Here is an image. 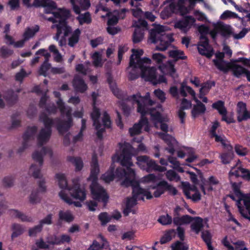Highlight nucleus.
<instances>
[{
    "instance_id": "nucleus-1",
    "label": "nucleus",
    "mask_w": 250,
    "mask_h": 250,
    "mask_svg": "<svg viewBox=\"0 0 250 250\" xmlns=\"http://www.w3.org/2000/svg\"><path fill=\"white\" fill-rule=\"evenodd\" d=\"M154 102L149 99V93H147L145 96H142L140 93L133 94L128 97L125 101L122 104V108L126 116H128L134 108L130 104H137V112L141 114V118L138 123L129 128V132L131 136L138 135L141 132V129L144 127V130L148 132L150 130V126L148 120L145 117L146 114H150L151 119L153 122L155 127L160 128L164 132H168L169 130L167 122L168 119L167 117H163L160 112L162 110L161 106H159L157 108H149V106L152 105Z\"/></svg>"
},
{
    "instance_id": "nucleus-2",
    "label": "nucleus",
    "mask_w": 250,
    "mask_h": 250,
    "mask_svg": "<svg viewBox=\"0 0 250 250\" xmlns=\"http://www.w3.org/2000/svg\"><path fill=\"white\" fill-rule=\"evenodd\" d=\"M23 3L27 7L31 6H43L46 7V13H52L54 15V18H50L48 20L53 23L52 28H57V33L53 39L58 41L60 46L62 47L66 45L65 37L67 36L71 32V29L66 23V20L69 17L70 12L68 10L64 8H59L55 11L56 3L53 2V4H47L49 0H22Z\"/></svg>"
},
{
    "instance_id": "nucleus-3",
    "label": "nucleus",
    "mask_w": 250,
    "mask_h": 250,
    "mask_svg": "<svg viewBox=\"0 0 250 250\" xmlns=\"http://www.w3.org/2000/svg\"><path fill=\"white\" fill-rule=\"evenodd\" d=\"M132 54L130 58L129 65L127 68L128 79L134 80L137 79L140 74L145 81L151 82L153 84L162 83H166V79L164 76L156 75V68L150 67L151 60L148 58H140L144 51L142 49H132Z\"/></svg>"
},
{
    "instance_id": "nucleus-4",
    "label": "nucleus",
    "mask_w": 250,
    "mask_h": 250,
    "mask_svg": "<svg viewBox=\"0 0 250 250\" xmlns=\"http://www.w3.org/2000/svg\"><path fill=\"white\" fill-rule=\"evenodd\" d=\"M119 150L112 156L113 163L109 170L101 176V179L105 183H109L117 177L119 180L122 181V185L123 179H120L118 176L122 174L124 175L123 172L128 175L127 169L131 168L130 167L133 166L131 160L134 151L133 147L125 142L119 143Z\"/></svg>"
},
{
    "instance_id": "nucleus-5",
    "label": "nucleus",
    "mask_w": 250,
    "mask_h": 250,
    "mask_svg": "<svg viewBox=\"0 0 250 250\" xmlns=\"http://www.w3.org/2000/svg\"><path fill=\"white\" fill-rule=\"evenodd\" d=\"M127 170L129 172L128 175L123 172L124 175L122 174L118 176L120 179H123L122 186L132 187V197L127 199L126 208L124 210V213L126 215L131 211V208L136 204L137 200H144V197L147 199L152 198V195L150 192L140 187L138 183L136 181L134 169L129 168Z\"/></svg>"
},
{
    "instance_id": "nucleus-6",
    "label": "nucleus",
    "mask_w": 250,
    "mask_h": 250,
    "mask_svg": "<svg viewBox=\"0 0 250 250\" xmlns=\"http://www.w3.org/2000/svg\"><path fill=\"white\" fill-rule=\"evenodd\" d=\"M168 30L167 26L154 24V28L150 31L149 40L152 43L157 44V50H166L173 41L172 35L166 33Z\"/></svg>"
},
{
    "instance_id": "nucleus-7",
    "label": "nucleus",
    "mask_w": 250,
    "mask_h": 250,
    "mask_svg": "<svg viewBox=\"0 0 250 250\" xmlns=\"http://www.w3.org/2000/svg\"><path fill=\"white\" fill-rule=\"evenodd\" d=\"M100 172L99 165L97 156L94 154L92 156L91 163L90 175L88 179L92 181L90 186L91 194L94 199L106 202L108 196L104 189L97 183V176Z\"/></svg>"
},
{
    "instance_id": "nucleus-8",
    "label": "nucleus",
    "mask_w": 250,
    "mask_h": 250,
    "mask_svg": "<svg viewBox=\"0 0 250 250\" xmlns=\"http://www.w3.org/2000/svg\"><path fill=\"white\" fill-rule=\"evenodd\" d=\"M57 180L59 187L62 189L61 191L65 190L69 191L70 194L73 198L78 199L81 201L86 198V193L83 188H81L78 178L72 179V185L68 186L66 176L62 173H57L55 175Z\"/></svg>"
},
{
    "instance_id": "nucleus-9",
    "label": "nucleus",
    "mask_w": 250,
    "mask_h": 250,
    "mask_svg": "<svg viewBox=\"0 0 250 250\" xmlns=\"http://www.w3.org/2000/svg\"><path fill=\"white\" fill-rule=\"evenodd\" d=\"M98 96V94L95 92H93L92 94L93 108L91 113V117L93 122V125L95 127V129L97 130V135L99 139H102L104 128H109L111 123L110 117L106 112H104L103 114L102 118L103 124H101L99 123V119L100 116V112L99 109L96 106V100Z\"/></svg>"
},
{
    "instance_id": "nucleus-10",
    "label": "nucleus",
    "mask_w": 250,
    "mask_h": 250,
    "mask_svg": "<svg viewBox=\"0 0 250 250\" xmlns=\"http://www.w3.org/2000/svg\"><path fill=\"white\" fill-rule=\"evenodd\" d=\"M46 154H48L50 157L52 156V149L47 147H42L34 151L32 155V159L39 163L37 165L35 164H32L28 170V175L35 179H40L42 177L41 169L43 163V157Z\"/></svg>"
},
{
    "instance_id": "nucleus-11",
    "label": "nucleus",
    "mask_w": 250,
    "mask_h": 250,
    "mask_svg": "<svg viewBox=\"0 0 250 250\" xmlns=\"http://www.w3.org/2000/svg\"><path fill=\"white\" fill-rule=\"evenodd\" d=\"M39 120L43 123L44 125V127L41 129L37 137L38 146L41 147L49 141L52 134L51 127L53 125L56 123L57 126L60 121L65 122V121L61 120L59 118L53 120L44 112L40 114Z\"/></svg>"
},
{
    "instance_id": "nucleus-12",
    "label": "nucleus",
    "mask_w": 250,
    "mask_h": 250,
    "mask_svg": "<svg viewBox=\"0 0 250 250\" xmlns=\"http://www.w3.org/2000/svg\"><path fill=\"white\" fill-rule=\"evenodd\" d=\"M54 94L56 97L59 98L56 103L61 113L62 117L66 116L67 118V120L65 122L60 121L57 126V130L61 134L64 135L73 125L71 115L72 109L70 107L64 105L62 99L60 98L61 94L60 92L54 91Z\"/></svg>"
},
{
    "instance_id": "nucleus-13",
    "label": "nucleus",
    "mask_w": 250,
    "mask_h": 250,
    "mask_svg": "<svg viewBox=\"0 0 250 250\" xmlns=\"http://www.w3.org/2000/svg\"><path fill=\"white\" fill-rule=\"evenodd\" d=\"M234 194L229 195V197L236 201L240 213L250 222V193L243 194L239 189H236Z\"/></svg>"
},
{
    "instance_id": "nucleus-14",
    "label": "nucleus",
    "mask_w": 250,
    "mask_h": 250,
    "mask_svg": "<svg viewBox=\"0 0 250 250\" xmlns=\"http://www.w3.org/2000/svg\"><path fill=\"white\" fill-rule=\"evenodd\" d=\"M74 12L79 14L77 18L80 24H89L91 22V18L89 12L80 14L83 10L87 9L90 6L89 0H70Z\"/></svg>"
},
{
    "instance_id": "nucleus-15",
    "label": "nucleus",
    "mask_w": 250,
    "mask_h": 250,
    "mask_svg": "<svg viewBox=\"0 0 250 250\" xmlns=\"http://www.w3.org/2000/svg\"><path fill=\"white\" fill-rule=\"evenodd\" d=\"M136 164L142 170L149 172L153 170L163 172L166 170L165 167L158 165L156 162L146 155L139 156L136 158Z\"/></svg>"
},
{
    "instance_id": "nucleus-16",
    "label": "nucleus",
    "mask_w": 250,
    "mask_h": 250,
    "mask_svg": "<svg viewBox=\"0 0 250 250\" xmlns=\"http://www.w3.org/2000/svg\"><path fill=\"white\" fill-rule=\"evenodd\" d=\"M232 33L233 30L230 25L223 23H218L214 26V29L210 32L209 34L212 38L215 40L218 34L228 38L232 35Z\"/></svg>"
},
{
    "instance_id": "nucleus-17",
    "label": "nucleus",
    "mask_w": 250,
    "mask_h": 250,
    "mask_svg": "<svg viewBox=\"0 0 250 250\" xmlns=\"http://www.w3.org/2000/svg\"><path fill=\"white\" fill-rule=\"evenodd\" d=\"M133 26L135 27L133 34V42L138 43L141 42L144 36V29L147 26V22L144 20H139L138 21H134Z\"/></svg>"
},
{
    "instance_id": "nucleus-18",
    "label": "nucleus",
    "mask_w": 250,
    "mask_h": 250,
    "mask_svg": "<svg viewBox=\"0 0 250 250\" xmlns=\"http://www.w3.org/2000/svg\"><path fill=\"white\" fill-rule=\"evenodd\" d=\"M229 177L231 183L233 186L235 184L232 183L233 177H242L247 180L250 179V172L247 169L241 167L240 164H237L235 167H232L229 173Z\"/></svg>"
},
{
    "instance_id": "nucleus-19",
    "label": "nucleus",
    "mask_w": 250,
    "mask_h": 250,
    "mask_svg": "<svg viewBox=\"0 0 250 250\" xmlns=\"http://www.w3.org/2000/svg\"><path fill=\"white\" fill-rule=\"evenodd\" d=\"M198 50L200 54L206 56L208 58H210L213 54L212 48L209 45L207 37L204 36H202L200 39Z\"/></svg>"
},
{
    "instance_id": "nucleus-20",
    "label": "nucleus",
    "mask_w": 250,
    "mask_h": 250,
    "mask_svg": "<svg viewBox=\"0 0 250 250\" xmlns=\"http://www.w3.org/2000/svg\"><path fill=\"white\" fill-rule=\"evenodd\" d=\"M195 20L191 16H187L174 23V27L181 31L187 32L194 23Z\"/></svg>"
},
{
    "instance_id": "nucleus-21",
    "label": "nucleus",
    "mask_w": 250,
    "mask_h": 250,
    "mask_svg": "<svg viewBox=\"0 0 250 250\" xmlns=\"http://www.w3.org/2000/svg\"><path fill=\"white\" fill-rule=\"evenodd\" d=\"M219 126L218 122H215L213 123L211 129L210 130V136L213 138L216 142H220L222 146L227 148L228 150L231 149L232 147L229 146V142L227 141L224 135H219L216 133V130Z\"/></svg>"
},
{
    "instance_id": "nucleus-22",
    "label": "nucleus",
    "mask_w": 250,
    "mask_h": 250,
    "mask_svg": "<svg viewBox=\"0 0 250 250\" xmlns=\"http://www.w3.org/2000/svg\"><path fill=\"white\" fill-rule=\"evenodd\" d=\"M165 133L157 132L156 134L158 135L161 138H162L168 146L166 149L170 154H173L175 152L174 147L177 145V142L171 136L167 134V132Z\"/></svg>"
},
{
    "instance_id": "nucleus-23",
    "label": "nucleus",
    "mask_w": 250,
    "mask_h": 250,
    "mask_svg": "<svg viewBox=\"0 0 250 250\" xmlns=\"http://www.w3.org/2000/svg\"><path fill=\"white\" fill-rule=\"evenodd\" d=\"M224 245L228 250H248L245 243L241 240L231 242V243L225 238L223 241Z\"/></svg>"
},
{
    "instance_id": "nucleus-24",
    "label": "nucleus",
    "mask_w": 250,
    "mask_h": 250,
    "mask_svg": "<svg viewBox=\"0 0 250 250\" xmlns=\"http://www.w3.org/2000/svg\"><path fill=\"white\" fill-rule=\"evenodd\" d=\"M37 127L36 126H32L28 127L23 136V142L22 144V148H20L19 149V152H22L27 147L28 141L33 139L34 136L37 132Z\"/></svg>"
},
{
    "instance_id": "nucleus-25",
    "label": "nucleus",
    "mask_w": 250,
    "mask_h": 250,
    "mask_svg": "<svg viewBox=\"0 0 250 250\" xmlns=\"http://www.w3.org/2000/svg\"><path fill=\"white\" fill-rule=\"evenodd\" d=\"M39 30V27L38 25L27 28L23 34L24 40L16 42L14 44V46L16 47H22L24 44V41L28 40L33 37Z\"/></svg>"
},
{
    "instance_id": "nucleus-26",
    "label": "nucleus",
    "mask_w": 250,
    "mask_h": 250,
    "mask_svg": "<svg viewBox=\"0 0 250 250\" xmlns=\"http://www.w3.org/2000/svg\"><path fill=\"white\" fill-rule=\"evenodd\" d=\"M224 54L223 52H218L216 54V60H213L215 66L220 70L226 72L229 68V64L223 60Z\"/></svg>"
},
{
    "instance_id": "nucleus-27",
    "label": "nucleus",
    "mask_w": 250,
    "mask_h": 250,
    "mask_svg": "<svg viewBox=\"0 0 250 250\" xmlns=\"http://www.w3.org/2000/svg\"><path fill=\"white\" fill-rule=\"evenodd\" d=\"M250 112H248L246 105L243 102H239L237 104V120L239 122L246 120L250 117Z\"/></svg>"
},
{
    "instance_id": "nucleus-28",
    "label": "nucleus",
    "mask_w": 250,
    "mask_h": 250,
    "mask_svg": "<svg viewBox=\"0 0 250 250\" xmlns=\"http://www.w3.org/2000/svg\"><path fill=\"white\" fill-rule=\"evenodd\" d=\"M193 100L196 104L194 105L193 109L191 111L192 116L196 118L199 115L203 114L205 112L206 108L205 105L203 104L196 97H194Z\"/></svg>"
},
{
    "instance_id": "nucleus-29",
    "label": "nucleus",
    "mask_w": 250,
    "mask_h": 250,
    "mask_svg": "<svg viewBox=\"0 0 250 250\" xmlns=\"http://www.w3.org/2000/svg\"><path fill=\"white\" fill-rule=\"evenodd\" d=\"M175 62V61H168L164 65L160 66V68L163 71H165L166 73L169 74L173 78H175L177 75L174 68Z\"/></svg>"
},
{
    "instance_id": "nucleus-30",
    "label": "nucleus",
    "mask_w": 250,
    "mask_h": 250,
    "mask_svg": "<svg viewBox=\"0 0 250 250\" xmlns=\"http://www.w3.org/2000/svg\"><path fill=\"white\" fill-rule=\"evenodd\" d=\"M73 85L76 90L82 93L84 92L87 88L84 81L78 76L75 77L73 82Z\"/></svg>"
},
{
    "instance_id": "nucleus-31",
    "label": "nucleus",
    "mask_w": 250,
    "mask_h": 250,
    "mask_svg": "<svg viewBox=\"0 0 250 250\" xmlns=\"http://www.w3.org/2000/svg\"><path fill=\"white\" fill-rule=\"evenodd\" d=\"M81 31L79 29H76L71 33L68 39V44L70 47H74L79 42Z\"/></svg>"
},
{
    "instance_id": "nucleus-32",
    "label": "nucleus",
    "mask_w": 250,
    "mask_h": 250,
    "mask_svg": "<svg viewBox=\"0 0 250 250\" xmlns=\"http://www.w3.org/2000/svg\"><path fill=\"white\" fill-rule=\"evenodd\" d=\"M67 161L74 165L76 171H80L83 168V161L81 158L79 157L69 156L67 157Z\"/></svg>"
},
{
    "instance_id": "nucleus-33",
    "label": "nucleus",
    "mask_w": 250,
    "mask_h": 250,
    "mask_svg": "<svg viewBox=\"0 0 250 250\" xmlns=\"http://www.w3.org/2000/svg\"><path fill=\"white\" fill-rule=\"evenodd\" d=\"M167 185V182L166 181H162L160 182L156 187H152L153 189H155L153 195L155 197H159L163 194L166 191V186Z\"/></svg>"
},
{
    "instance_id": "nucleus-34",
    "label": "nucleus",
    "mask_w": 250,
    "mask_h": 250,
    "mask_svg": "<svg viewBox=\"0 0 250 250\" xmlns=\"http://www.w3.org/2000/svg\"><path fill=\"white\" fill-rule=\"evenodd\" d=\"M192 224L191 225V229L198 234L203 227V219L200 217L192 218Z\"/></svg>"
},
{
    "instance_id": "nucleus-35",
    "label": "nucleus",
    "mask_w": 250,
    "mask_h": 250,
    "mask_svg": "<svg viewBox=\"0 0 250 250\" xmlns=\"http://www.w3.org/2000/svg\"><path fill=\"white\" fill-rule=\"evenodd\" d=\"M20 91V89H18L16 91V92H14L12 90H8L4 97L5 100L9 104H13L17 100L18 93H19Z\"/></svg>"
},
{
    "instance_id": "nucleus-36",
    "label": "nucleus",
    "mask_w": 250,
    "mask_h": 250,
    "mask_svg": "<svg viewBox=\"0 0 250 250\" xmlns=\"http://www.w3.org/2000/svg\"><path fill=\"white\" fill-rule=\"evenodd\" d=\"M192 217L188 215H184L181 217H176L173 219V223L178 227L189 224L192 221Z\"/></svg>"
},
{
    "instance_id": "nucleus-37",
    "label": "nucleus",
    "mask_w": 250,
    "mask_h": 250,
    "mask_svg": "<svg viewBox=\"0 0 250 250\" xmlns=\"http://www.w3.org/2000/svg\"><path fill=\"white\" fill-rule=\"evenodd\" d=\"M188 93L192 96L193 99L194 97H196L195 93L194 90L190 87L184 83H183L181 84L179 90V94L183 97H186Z\"/></svg>"
},
{
    "instance_id": "nucleus-38",
    "label": "nucleus",
    "mask_w": 250,
    "mask_h": 250,
    "mask_svg": "<svg viewBox=\"0 0 250 250\" xmlns=\"http://www.w3.org/2000/svg\"><path fill=\"white\" fill-rule=\"evenodd\" d=\"M59 196L64 202L69 205L74 204V206L77 207H81L82 206V204L80 202H73L72 199L69 197L66 193H64L63 190L59 192Z\"/></svg>"
},
{
    "instance_id": "nucleus-39",
    "label": "nucleus",
    "mask_w": 250,
    "mask_h": 250,
    "mask_svg": "<svg viewBox=\"0 0 250 250\" xmlns=\"http://www.w3.org/2000/svg\"><path fill=\"white\" fill-rule=\"evenodd\" d=\"M90 65L89 62H87L84 64H79L76 66V70L77 72L83 75H85L90 71Z\"/></svg>"
},
{
    "instance_id": "nucleus-40",
    "label": "nucleus",
    "mask_w": 250,
    "mask_h": 250,
    "mask_svg": "<svg viewBox=\"0 0 250 250\" xmlns=\"http://www.w3.org/2000/svg\"><path fill=\"white\" fill-rule=\"evenodd\" d=\"M13 232L11 235V238L13 239L18 237L24 232V228L20 225L14 224L12 225Z\"/></svg>"
},
{
    "instance_id": "nucleus-41",
    "label": "nucleus",
    "mask_w": 250,
    "mask_h": 250,
    "mask_svg": "<svg viewBox=\"0 0 250 250\" xmlns=\"http://www.w3.org/2000/svg\"><path fill=\"white\" fill-rule=\"evenodd\" d=\"M11 214L13 216L19 218L23 222H31L33 220L31 217L27 216L17 210H12Z\"/></svg>"
},
{
    "instance_id": "nucleus-42",
    "label": "nucleus",
    "mask_w": 250,
    "mask_h": 250,
    "mask_svg": "<svg viewBox=\"0 0 250 250\" xmlns=\"http://www.w3.org/2000/svg\"><path fill=\"white\" fill-rule=\"evenodd\" d=\"M169 56L175 59L176 60L178 59H184L186 57L184 55V52L183 51L178 50L174 48V49L170 50L168 52Z\"/></svg>"
},
{
    "instance_id": "nucleus-43",
    "label": "nucleus",
    "mask_w": 250,
    "mask_h": 250,
    "mask_svg": "<svg viewBox=\"0 0 250 250\" xmlns=\"http://www.w3.org/2000/svg\"><path fill=\"white\" fill-rule=\"evenodd\" d=\"M99 237L103 242L102 245L101 246L97 241H95L88 250H102V248H105L107 246L106 242L103 236L100 235Z\"/></svg>"
},
{
    "instance_id": "nucleus-44",
    "label": "nucleus",
    "mask_w": 250,
    "mask_h": 250,
    "mask_svg": "<svg viewBox=\"0 0 250 250\" xmlns=\"http://www.w3.org/2000/svg\"><path fill=\"white\" fill-rule=\"evenodd\" d=\"M232 70L234 75L238 77L243 75H245L246 72L248 71L243 67L236 64L232 65Z\"/></svg>"
},
{
    "instance_id": "nucleus-45",
    "label": "nucleus",
    "mask_w": 250,
    "mask_h": 250,
    "mask_svg": "<svg viewBox=\"0 0 250 250\" xmlns=\"http://www.w3.org/2000/svg\"><path fill=\"white\" fill-rule=\"evenodd\" d=\"M39 192L37 190H33L29 196V201L30 204L35 205L40 202L41 198L39 195Z\"/></svg>"
},
{
    "instance_id": "nucleus-46",
    "label": "nucleus",
    "mask_w": 250,
    "mask_h": 250,
    "mask_svg": "<svg viewBox=\"0 0 250 250\" xmlns=\"http://www.w3.org/2000/svg\"><path fill=\"white\" fill-rule=\"evenodd\" d=\"M107 81L109 84L110 87L113 92V94L117 96V97L119 98L120 96V91L119 89L117 88L116 86V84L114 81L113 80V78L111 77H109L107 78Z\"/></svg>"
},
{
    "instance_id": "nucleus-47",
    "label": "nucleus",
    "mask_w": 250,
    "mask_h": 250,
    "mask_svg": "<svg viewBox=\"0 0 250 250\" xmlns=\"http://www.w3.org/2000/svg\"><path fill=\"white\" fill-rule=\"evenodd\" d=\"M59 218L61 220H63L67 222H70L74 219L73 215L69 211H60L59 212Z\"/></svg>"
},
{
    "instance_id": "nucleus-48",
    "label": "nucleus",
    "mask_w": 250,
    "mask_h": 250,
    "mask_svg": "<svg viewBox=\"0 0 250 250\" xmlns=\"http://www.w3.org/2000/svg\"><path fill=\"white\" fill-rule=\"evenodd\" d=\"M212 106L213 108L217 110L220 115L227 113V110L224 106V103L221 101H218L213 104Z\"/></svg>"
},
{
    "instance_id": "nucleus-49",
    "label": "nucleus",
    "mask_w": 250,
    "mask_h": 250,
    "mask_svg": "<svg viewBox=\"0 0 250 250\" xmlns=\"http://www.w3.org/2000/svg\"><path fill=\"white\" fill-rule=\"evenodd\" d=\"M167 178L170 181L178 182L180 181V176L173 170H169L166 173Z\"/></svg>"
},
{
    "instance_id": "nucleus-50",
    "label": "nucleus",
    "mask_w": 250,
    "mask_h": 250,
    "mask_svg": "<svg viewBox=\"0 0 250 250\" xmlns=\"http://www.w3.org/2000/svg\"><path fill=\"white\" fill-rule=\"evenodd\" d=\"M157 177L153 174H149L143 177L141 182L147 184H155L157 182Z\"/></svg>"
},
{
    "instance_id": "nucleus-51",
    "label": "nucleus",
    "mask_w": 250,
    "mask_h": 250,
    "mask_svg": "<svg viewBox=\"0 0 250 250\" xmlns=\"http://www.w3.org/2000/svg\"><path fill=\"white\" fill-rule=\"evenodd\" d=\"M93 63L96 67H101L103 65L102 62V55L99 52H95L92 55Z\"/></svg>"
},
{
    "instance_id": "nucleus-52",
    "label": "nucleus",
    "mask_w": 250,
    "mask_h": 250,
    "mask_svg": "<svg viewBox=\"0 0 250 250\" xmlns=\"http://www.w3.org/2000/svg\"><path fill=\"white\" fill-rule=\"evenodd\" d=\"M214 85L213 82H207L204 83L200 89V94H207L212 86Z\"/></svg>"
},
{
    "instance_id": "nucleus-53",
    "label": "nucleus",
    "mask_w": 250,
    "mask_h": 250,
    "mask_svg": "<svg viewBox=\"0 0 250 250\" xmlns=\"http://www.w3.org/2000/svg\"><path fill=\"white\" fill-rule=\"evenodd\" d=\"M172 250H188V246L185 243L177 241L172 246Z\"/></svg>"
},
{
    "instance_id": "nucleus-54",
    "label": "nucleus",
    "mask_w": 250,
    "mask_h": 250,
    "mask_svg": "<svg viewBox=\"0 0 250 250\" xmlns=\"http://www.w3.org/2000/svg\"><path fill=\"white\" fill-rule=\"evenodd\" d=\"M152 59L157 64H161L165 61L166 57L160 53H154L152 55Z\"/></svg>"
},
{
    "instance_id": "nucleus-55",
    "label": "nucleus",
    "mask_w": 250,
    "mask_h": 250,
    "mask_svg": "<svg viewBox=\"0 0 250 250\" xmlns=\"http://www.w3.org/2000/svg\"><path fill=\"white\" fill-rule=\"evenodd\" d=\"M118 13L117 11H114L112 13L108 14L109 16L108 25H114L118 22V20L117 17Z\"/></svg>"
},
{
    "instance_id": "nucleus-56",
    "label": "nucleus",
    "mask_w": 250,
    "mask_h": 250,
    "mask_svg": "<svg viewBox=\"0 0 250 250\" xmlns=\"http://www.w3.org/2000/svg\"><path fill=\"white\" fill-rule=\"evenodd\" d=\"M128 49V48L126 45H121L119 46L118 51V62L117 64H120L121 61L123 58V54L126 52Z\"/></svg>"
},
{
    "instance_id": "nucleus-57",
    "label": "nucleus",
    "mask_w": 250,
    "mask_h": 250,
    "mask_svg": "<svg viewBox=\"0 0 250 250\" xmlns=\"http://www.w3.org/2000/svg\"><path fill=\"white\" fill-rule=\"evenodd\" d=\"M207 183L209 185V187L207 188L208 191H211L213 189L212 186H215L219 184V180L215 177L211 176L209 177Z\"/></svg>"
},
{
    "instance_id": "nucleus-58",
    "label": "nucleus",
    "mask_w": 250,
    "mask_h": 250,
    "mask_svg": "<svg viewBox=\"0 0 250 250\" xmlns=\"http://www.w3.org/2000/svg\"><path fill=\"white\" fill-rule=\"evenodd\" d=\"M160 223L163 225L170 224L172 222V218L168 214L162 215L158 219Z\"/></svg>"
},
{
    "instance_id": "nucleus-59",
    "label": "nucleus",
    "mask_w": 250,
    "mask_h": 250,
    "mask_svg": "<svg viewBox=\"0 0 250 250\" xmlns=\"http://www.w3.org/2000/svg\"><path fill=\"white\" fill-rule=\"evenodd\" d=\"M30 74V72L27 73L24 69L22 68L20 71L17 73L15 75V80L17 81L21 82L23 79Z\"/></svg>"
},
{
    "instance_id": "nucleus-60",
    "label": "nucleus",
    "mask_w": 250,
    "mask_h": 250,
    "mask_svg": "<svg viewBox=\"0 0 250 250\" xmlns=\"http://www.w3.org/2000/svg\"><path fill=\"white\" fill-rule=\"evenodd\" d=\"M86 121L84 119L82 120V127L81 128L80 132L76 136H75L73 138V140L74 142H76L77 141H80L82 139L83 134L82 132L86 128Z\"/></svg>"
},
{
    "instance_id": "nucleus-61",
    "label": "nucleus",
    "mask_w": 250,
    "mask_h": 250,
    "mask_svg": "<svg viewBox=\"0 0 250 250\" xmlns=\"http://www.w3.org/2000/svg\"><path fill=\"white\" fill-rule=\"evenodd\" d=\"M99 219L102 225H105L110 221L111 217L109 216L106 213L103 212L99 215Z\"/></svg>"
},
{
    "instance_id": "nucleus-62",
    "label": "nucleus",
    "mask_w": 250,
    "mask_h": 250,
    "mask_svg": "<svg viewBox=\"0 0 250 250\" xmlns=\"http://www.w3.org/2000/svg\"><path fill=\"white\" fill-rule=\"evenodd\" d=\"M50 64L47 62H44L43 64L41 66L39 73L40 75L46 76V72L50 67Z\"/></svg>"
},
{
    "instance_id": "nucleus-63",
    "label": "nucleus",
    "mask_w": 250,
    "mask_h": 250,
    "mask_svg": "<svg viewBox=\"0 0 250 250\" xmlns=\"http://www.w3.org/2000/svg\"><path fill=\"white\" fill-rule=\"evenodd\" d=\"M235 150L238 155L242 156L246 155L248 153V150L246 148L238 145L235 146Z\"/></svg>"
},
{
    "instance_id": "nucleus-64",
    "label": "nucleus",
    "mask_w": 250,
    "mask_h": 250,
    "mask_svg": "<svg viewBox=\"0 0 250 250\" xmlns=\"http://www.w3.org/2000/svg\"><path fill=\"white\" fill-rule=\"evenodd\" d=\"M47 242L50 245H60V237L55 235L48 237L47 238Z\"/></svg>"
}]
</instances>
